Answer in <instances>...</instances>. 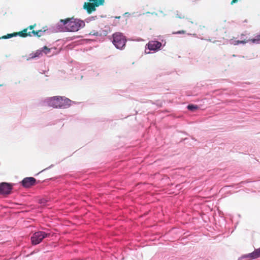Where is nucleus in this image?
<instances>
[{
	"mask_svg": "<svg viewBox=\"0 0 260 260\" xmlns=\"http://www.w3.org/2000/svg\"><path fill=\"white\" fill-rule=\"evenodd\" d=\"M42 51L44 52L46 54H48V53L50 52V49L48 48L46 46H44L43 48V50H42Z\"/></svg>",
	"mask_w": 260,
	"mask_h": 260,
	"instance_id": "nucleus-17",
	"label": "nucleus"
},
{
	"mask_svg": "<svg viewBox=\"0 0 260 260\" xmlns=\"http://www.w3.org/2000/svg\"><path fill=\"white\" fill-rule=\"evenodd\" d=\"M45 102L54 108H66L71 105V101L64 96H55L46 99Z\"/></svg>",
	"mask_w": 260,
	"mask_h": 260,
	"instance_id": "nucleus-2",
	"label": "nucleus"
},
{
	"mask_svg": "<svg viewBox=\"0 0 260 260\" xmlns=\"http://www.w3.org/2000/svg\"><path fill=\"white\" fill-rule=\"evenodd\" d=\"M176 18L183 19V23L187 28H190L191 26L189 24H197L196 21L192 20L191 18H185V15L180 12H177L176 14Z\"/></svg>",
	"mask_w": 260,
	"mask_h": 260,
	"instance_id": "nucleus-5",
	"label": "nucleus"
},
{
	"mask_svg": "<svg viewBox=\"0 0 260 260\" xmlns=\"http://www.w3.org/2000/svg\"><path fill=\"white\" fill-rule=\"evenodd\" d=\"M27 30L28 28H24L22 31L17 32V35L22 38H25L27 36L31 37V31H28Z\"/></svg>",
	"mask_w": 260,
	"mask_h": 260,
	"instance_id": "nucleus-12",
	"label": "nucleus"
},
{
	"mask_svg": "<svg viewBox=\"0 0 260 260\" xmlns=\"http://www.w3.org/2000/svg\"><path fill=\"white\" fill-rule=\"evenodd\" d=\"M12 189L11 184L3 182L0 184V194H8L10 193Z\"/></svg>",
	"mask_w": 260,
	"mask_h": 260,
	"instance_id": "nucleus-7",
	"label": "nucleus"
},
{
	"mask_svg": "<svg viewBox=\"0 0 260 260\" xmlns=\"http://www.w3.org/2000/svg\"><path fill=\"white\" fill-rule=\"evenodd\" d=\"M145 52H146V53H150L149 52H146V50H145Z\"/></svg>",
	"mask_w": 260,
	"mask_h": 260,
	"instance_id": "nucleus-24",
	"label": "nucleus"
},
{
	"mask_svg": "<svg viewBox=\"0 0 260 260\" xmlns=\"http://www.w3.org/2000/svg\"><path fill=\"white\" fill-rule=\"evenodd\" d=\"M186 32L185 30H179L176 32H173V34H184Z\"/></svg>",
	"mask_w": 260,
	"mask_h": 260,
	"instance_id": "nucleus-18",
	"label": "nucleus"
},
{
	"mask_svg": "<svg viewBox=\"0 0 260 260\" xmlns=\"http://www.w3.org/2000/svg\"><path fill=\"white\" fill-rule=\"evenodd\" d=\"M41 54V52L38 51L37 52L35 53V55L32 56V57H35L37 56H39V55Z\"/></svg>",
	"mask_w": 260,
	"mask_h": 260,
	"instance_id": "nucleus-20",
	"label": "nucleus"
},
{
	"mask_svg": "<svg viewBox=\"0 0 260 260\" xmlns=\"http://www.w3.org/2000/svg\"><path fill=\"white\" fill-rule=\"evenodd\" d=\"M36 24H34V25H31L27 27V28H28V29H29L30 30H32V29L35 28V26H36Z\"/></svg>",
	"mask_w": 260,
	"mask_h": 260,
	"instance_id": "nucleus-19",
	"label": "nucleus"
},
{
	"mask_svg": "<svg viewBox=\"0 0 260 260\" xmlns=\"http://www.w3.org/2000/svg\"><path fill=\"white\" fill-rule=\"evenodd\" d=\"M44 31H45V30H42V29H39L38 30H32L31 31V35L32 34L34 35V36H37L38 37H40L42 35V33Z\"/></svg>",
	"mask_w": 260,
	"mask_h": 260,
	"instance_id": "nucleus-14",
	"label": "nucleus"
},
{
	"mask_svg": "<svg viewBox=\"0 0 260 260\" xmlns=\"http://www.w3.org/2000/svg\"><path fill=\"white\" fill-rule=\"evenodd\" d=\"M90 34H92V35H94V36H98L99 33H98V32H90Z\"/></svg>",
	"mask_w": 260,
	"mask_h": 260,
	"instance_id": "nucleus-21",
	"label": "nucleus"
},
{
	"mask_svg": "<svg viewBox=\"0 0 260 260\" xmlns=\"http://www.w3.org/2000/svg\"><path fill=\"white\" fill-rule=\"evenodd\" d=\"M50 235V234L43 231L35 232L31 237V243L33 245L38 244L42 242L43 239L49 236Z\"/></svg>",
	"mask_w": 260,
	"mask_h": 260,
	"instance_id": "nucleus-4",
	"label": "nucleus"
},
{
	"mask_svg": "<svg viewBox=\"0 0 260 260\" xmlns=\"http://www.w3.org/2000/svg\"><path fill=\"white\" fill-rule=\"evenodd\" d=\"M162 46L161 43L157 41H150L146 45L150 51L154 52L157 51L160 49Z\"/></svg>",
	"mask_w": 260,
	"mask_h": 260,
	"instance_id": "nucleus-6",
	"label": "nucleus"
},
{
	"mask_svg": "<svg viewBox=\"0 0 260 260\" xmlns=\"http://www.w3.org/2000/svg\"><path fill=\"white\" fill-rule=\"evenodd\" d=\"M89 2H91L95 7H98L100 6L103 5L105 2V0H88Z\"/></svg>",
	"mask_w": 260,
	"mask_h": 260,
	"instance_id": "nucleus-13",
	"label": "nucleus"
},
{
	"mask_svg": "<svg viewBox=\"0 0 260 260\" xmlns=\"http://www.w3.org/2000/svg\"><path fill=\"white\" fill-rule=\"evenodd\" d=\"M112 38V43L117 48L121 49L125 46L126 40L122 33L116 32L113 34Z\"/></svg>",
	"mask_w": 260,
	"mask_h": 260,
	"instance_id": "nucleus-3",
	"label": "nucleus"
},
{
	"mask_svg": "<svg viewBox=\"0 0 260 260\" xmlns=\"http://www.w3.org/2000/svg\"><path fill=\"white\" fill-rule=\"evenodd\" d=\"M120 17H121L120 16H118V17L116 16V17H115V18H117V19H119V18H120Z\"/></svg>",
	"mask_w": 260,
	"mask_h": 260,
	"instance_id": "nucleus-23",
	"label": "nucleus"
},
{
	"mask_svg": "<svg viewBox=\"0 0 260 260\" xmlns=\"http://www.w3.org/2000/svg\"><path fill=\"white\" fill-rule=\"evenodd\" d=\"M17 32H13L12 34H8L7 35L2 36L1 38L3 39H7L11 38L13 37H16L17 36Z\"/></svg>",
	"mask_w": 260,
	"mask_h": 260,
	"instance_id": "nucleus-15",
	"label": "nucleus"
},
{
	"mask_svg": "<svg viewBox=\"0 0 260 260\" xmlns=\"http://www.w3.org/2000/svg\"><path fill=\"white\" fill-rule=\"evenodd\" d=\"M245 35H241V40L239 41V40H238L236 41V44H245L247 42H248V41H251L252 42V43H260V34L259 35H257L256 36H255L254 38V39H248L247 40L246 38H244L243 39V37H244Z\"/></svg>",
	"mask_w": 260,
	"mask_h": 260,
	"instance_id": "nucleus-9",
	"label": "nucleus"
},
{
	"mask_svg": "<svg viewBox=\"0 0 260 260\" xmlns=\"http://www.w3.org/2000/svg\"><path fill=\"white\" fill-rule=\"evenodd\" d=\"M238 1V0H232V1L231 3V5H233L234 4L237 3Z\"/></svg>",
	"mask_w": 260,
	"mask_h": 260,
	"instance_id": "nucleus-22",
	"label": "nucleus"
},
{
	"mask_svg": "<svg viewBox=\"0 0 260 260\" xmlns=\"http://www.w3.org/2000/svg\"><path fill=\"white\" fill-rule=\"evenodd\" d=\"M243 257L244 258H249L250 259H255L260 257V247L255 249L253 252L244 255Z\"/></svg>",
	"mask_w": 260,
	"mask_h": 260,
	"instance_id": "nucleus-11",
	"label": "nucleus"
},
{
	"mask_svg": "<svg viewBox=\"0 0 260 260\" xmlns=\"http://www.w3.org/2000/svg\"><path fill=\"white\" fill-rule=\"evenodd\" d=\"M95 6L90 2H85L83 5V8L86 10L88 14H91L92 12L95 11Z\"/></svg>",
	"mask_w": 260,
	"mask_h": 260,
	"instance_id": "nucleus-10",
	"label": "nucleus"
},
{
	"mask_svg": "<svg viewBox=\"0 0 260 260\" xmlns=\"http://www.w3.org/2000/svg\"><path fill=\"white\" fill-rule=\"evenodd\" d=\"M36 182V179L34 177L24 178L21 181L22 185L25 188H29L34 186Z\"/></svg>",
	"mask_w": 260,
	"mask_h": 260,
	"instance_id": "nucleus-8",
	"label": "nucleus"
},
{
	"mask_svg": "<svg viewBox=\"0 0 260 260\" xmlns=\"http://www.w3.org/2000/svg\"><path fill=\"white\" fill-rule=\"evenodd\" d=\"M63 26V28L68 31H77L80 28L85 25L83 21L75 19L74 18H68L65 19H60L58 26Z\"/></svg>",
	"mask_w": 260,
	"mask_h": 260,
	"instance_id": "nucleus-1",
	"label": "nucleus"
},
{
	"mask_svg": "<svg viewBox=\"0 0 260 260\" xmlns=\"http://www.w3.org/2000/svg\"><path fill=\"white\" fill-rule=\"evenodd\" d=\"M187 108H188V110H189L190 111H194L198 109V107L197 105H189L187 106Z\"/></svg>",
	"mask_w": 260,
	"mask_h": 260,
	"instance_id": "nucleus-16",
	"label": "nucleus"
}]
</instances>
